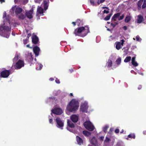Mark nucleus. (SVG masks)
<instances>
[{"label":"nucleus","mask_w":146,"mask_h":146,"mask_svg":"<svg viewBox=\"0 0 146 146\" xmlns=\"http://www.w3.org/2000/svg\"><path fill=\"white\" fill-rule=\"evenodd\" d=\"M112 14L111 13L109 14L104 18V20L105 21H108L110 19L111 16H112Z\"/></svg>","instance_id":"obj_32"},{"label":"nucleus","mask_w":146,"mask_h":146,"mask_svg":"<svg viewBox=\"0 0 146 146\" xmlns=\"http://www.w3.org/2000/svg\"><path fill=\"white\" fill-rule=\"evenodd\" d=\"M91 143L94 146H97L98 145V142L97 139L95 137H93L90 141Z\"/></svg>","instance_id":"obj_14"},{"label":"nucleus","mask_w":146,"mask_h":146,"mask_svg":"<svg viewBox=\"0 0 146 146\" xmlns=\"http://www.w3.org/2000/svg\"><path fill=\"white\" fill-rule=\"evenodd\" d=\"M84 125L86 129L89 131H92L94 129V125L90 121H86L84 123Z\"/></svg>","instance_id":"obj_5"},{"label":"nucleus","mask_w":146,"mask_h":146,"mask_svg":"<svg viewBox=\"0 0 146 146\" xmlns=\"http://www.w3.org/2000/svg\"><path fill=\"white\" fill-rule=\"evenodd\" d=\"M113 131V129L112 128H110V131L111 132Z\"/></svg>","instance_id":"obj_62"},{"label":"nucleus","mask_w":146,"mask_h":146,"mask_svg":"<svg viewBox=\"0 0 146 146\" xmlns=\"http://www.w3.org/2000/svg\"><path fill=\"white\" fill-rule=\"evenodd\" d=\"M4 24L0 26V35L7 38H9L11 32V28L5 25Z\"/></svg>","instance_id":"obj_3"},{"label":"nucleus","mask_w":146,"mask_h":146,"mask_svg":"<svg viewBox=\"0 0 146 146\" xmlns=\"http://www.w3.org/2000/svg\"><path fill=\"white\" fill-rule=\"evenodd\" d=\"M49 122L50 123L52 124L53 123V120L52 119H49Z\"/></svg>","instance_id":"obj_50"},{"label":"nucleus","mask_w":146,"mask_h":146,"mask_svg":"<svg viewBox=\"0 0 146 146\" xmlns=\"http://www.w3.org/2000/svg\"><path fill=\"white\" fill-rule=\"evenodd\" d=\"M54 80V79L52 78H50V81H53Z\"/></svg>","instance_id":"obj_60"},{"label":"nucleus","mask_w":146,"mask_h":146,"mask_svg":"<svg viewBox=\"0 0 146 146\" xmlns=\"http://www.w3.org/2000/svg\"><path fill=\"white\" fill-rule=\"evenodd\" d=\"M110 141V139L108 137H106L104 141V142L106 143H108Z\"/></svg>","instance_id":"obj_39"},{"label":"nucleus","mask_w":146,"mask_h":146,"mask_svg":"<svg viewBox=\"0 0 146 146\" xmlns=\"http://www.w3.org/2000/svg\"><path fill=\"white\" fill-rule=\"evenodd\" d=\"M78 117L75 115H72L70 117L71 120L74 122L76 123L78 120Z\"/></svg>","instance_id":"obj_16"},{"label":"nucleus","mask_w":146,"mask_h":146,"mask_svg":"<svg viewBox=\"0 0 146 146\" xmlns=\"http://www.w3.org/2000/svg\"><path fill=\"white\" fill-rule=\"evenodd\" d=\"M117 24L118 23L116 22L115 23H111V25L113 26V28H114L116 25H117Z\"/></svg>","instance_id":"obj_41"},{"label":"nucleus","mask_w":146,"mask_h":146,"mask_svg":"<svg viewBox=\"0 0 146 146\" xmlns=\"http://www.w3.org/2000/svg\"><path fill=\"white\" fill-rule=\"evenodd\" d=\"M26 17L25 15H24V14L23 13L21 14L18 17L19 19H21L23 20Z\"/></svg>","instance_id":"obj_30"},{"label":"nucleus","mask_w":146,"mask_h":146,"mask_svg":"<svg viewBox=\"0 0 146 146\" xmlns=\"http://www.w3.org/2000/svg\"><path fill=\"white\" fill-rule=\"evenodd\" d=\"M102 9H108V10H109L110 9L109 8L107 7H102Z\"/></svg>","instance_id":"obj_56"},{"label":"nucleus","mask_w":146,"mask_h":146,"mask_svg":"<svg viewBox=\"0 0 146 146\" xmlns=\"http://www.w3.org/2000/svg\"><path fill=\"white\" fill-rule=\"evenodd\" d=\"M122 28L125 30H126L127 29V27L126 26H124Z\"/></svg>","instance_id":"obj_51"},{"label":"nucleus","mask_w":146,"mask_h":146,"mask_svg":"<svg viewBox=\"0 0 146 146\" xmlns=\"http://www.w3.org/2000/svg\"><path fill=\"white\" fill-rule=\"evenodd\" d=\"M138 18L137 20V23H140L142 21L143 19V17L141 15H139L138 16Z\"/></svg>","instance_id":"obj_20"},{"label":"nucleus","mask_w":146,"mask_h":146,"mask_svg":"<svg viewBox=\"0 0 146 146\" xmlns=\"http://www.w3.org/2000/svg\"><path fill=\"white\" fill-rule=\"evenodd\" d=\"M33 9H32L31 10L29 11L26 12L25 14L27 17L29 19H32L33 17L32 14L33 13Z\"/></svg>","instance_id":"obj_12"},{"label":"nucleus","mask_w":146,"mask_h":146,"mask_svg":"<svg viewBox=\"0 0 146 146\" xmlns=\"http://www.w3.org/2000/svg\"><path fill=\"white\" fill-rule=\"evenodd\" d=\"M109 13V10H104L103 11V13H104L108 14Z\"/></svg>","instance_id":"obj_49"},{"label":"nucleus","mask_w":146,"mask_h":146,"mask_svg":"<svg viewBox=\"0 0 146 146\" xmlns=\"http://www.w3.org/2000/svg\"><path fill=\"white\" fill-rule=\"evenodd\" d=\"M88 108V106L87 103H82L80 106V110L82 112L87 113Z\"/></svg>","instance_id":"obj_7"},{"label":"nucleus","mask_w":146,"mask_h":146,"mask_svg":"<svg viewBox=\"0 0 146 146\" xmlns=\"http://www.w3.org/2000/svg\"><path fill=\"white\" fill-rule=\"evenodd\" d=\"M44 7L45 10H46L47 9L48 6V3L47 1L44 0Z\"/></svg>","instance_id":"obj_23"},{"label":"nucleus","mask_w":146,"mask_h":146,"mask_svg":"<svg viewBox=\"0 0 146 146\" xmlns=\"http://www.w3.org/2000/svg\"><path fill=\"white\" fill-rule=\"evenodd\" d=\"M104 136H101L99 138V140L100 141H103L104 140Z\"/></svg>","instance_id":"obj_45"},{"label":"nucleus","mask_w":146,"mask_h":146,"mask_svg":"<svg viewBox=\"0 0 146 146\" xmlns=\"http://www.w3.org/2000/svg\"><path fill=\"white\" fill-rule=\"evenodd\" d=\"M121 13H117L115 14L112 17L111 19V20H113L114 21H116V19L118 18H119V17Z\"/></svg>","instance_id":"obj_18"},{"label":"nucleus","mask_w":146,"mask_h":146,"mask_svg":"<svg viewBox=\"0 0 146 146\" xmlns=\"http://www.w3.org/2000/svg\"><path fill=\"white\" fill-rule=\"evenodd\" d=\"M105 0H98L97 2L98 5H99L100 3L104 2Z\"/></svg>","instance_id":"obj_40"},{"label":"nucleus","mask_w":146,"mask_h":146,"mask_svg":"<svg viewBox=\"0 0 146 146\" xmlns=\"http://www.w3.org/2000/svg\"><path fill=\"white\" fill-rule=\"evenodd\" d=\"M15 9V13L16 15H17L21 13L23 10L21 8H20L19 7H17L15 9V7H13L12 8V9L13 11Z\"/></svg>","instance_id":"obj_9"},{"label":"nucleus","mask_w":146,"mask_h":146,"mask_svg":"<svg viewBox=\"0 0 146 146\" xmlns=\"http://www.w3.org/2000/svg\"><path fill=\"white\" fill-rule=\"evenodd\" d=\"M67 124L68 126L71 128H74V124L70 120H68Z\"/></svg>","instance_id":"obj_22"},{"label":"nucleus","mask_w":146,"mask_h":146,"mask_svg":"<svg viewBox=\"0 0 146 146\" xmlns=\"http://www.w3.org/2000/svg\"><path fill=\"white\" fill-rule=\"evenodd\" d=\"M56 121L57 123V126L58 127L62 129V127H63L64 122L62 121L60 118L57 117L56 118Z\"/></svg>","instance_id":"obj_8"},{"label":"nucleus","mask_w":146,"mask_h":146,"mask_svg":"<svg viewBox=\"0 0 146 146\" xmlns=\"http://www.w3.org/2000/svg\"><path fill=\"white\" fill-rule=\"evenodd\" d=\"M135 57L134 56L132 58L131 60V64L134 66L136 67L138 66L137 62L135 61Z\"/></svg>","instance_id":"obj_19"},{"label":"nucleus","mask_w":146,"mask_h":146,"mask_svg":"<svg viewBox=\"0 0 146 146\" xmlns=\"http://www.w3.org/2000/svg\"><path fill=\"white\" fill-rule=\"evenodd\" d=\"M7 13L5 11L3 16V18H5L4 19V22L5 23L7 22L9 24H10V20L9 17V15L6 16Z\"/></svg>","instance_id":"obj_11"},{"label":"nucleus","mask_w":146,"mask_h":146,"mask_svg":"<svg viewBox=\"0 0 146 146\" xmlns=\"http://www.w3.org/2000/svg\"><path fill=\"white\" fill-rule=\"evenodd\" d=\"M31 34L30 33H29L27 35V38H29V37L31 36Z\"/></svg>","instance_id":"obj_54"},{"label":"nucleus","mask_w":146,"mask_h":146,"mask_svg":"<svg viewBox=\"0 0 146 146\" xmlns=\"http://www.w3.org/2000/svg\"><path fill=\"white\" fill-rule=\"evenodd\" d=\"M119 132V129H116L115 130V132L116 133H118Z\"/></svg>","instance_id":"obj_53"},{"label":"nucleus","mask_w":146,"mask_h":146,"mask_svg":"<svg viewBox=\"0 0 146 146\" xmlns=\"http://www.w3.org/2000/svg\"><path fill=\"white\" fill-rule=\"evenodd\" d=\"M52 112L54 114L56 115H60L62 113V110L60 108H55L52 110Z\"/></svg>","instance_id":"obj_10"},{"label":"nucleus","mask_w":146,"mask_h":146,"mask_svg":"<svg viewBox=\"0 0 146 146\" xmlns=\"http://www.w3.org/2000/svg\"><path fill=\"white\" fill-rule=\"evenodd\" d=\"M26 46L27 47H28L29 48H31V47H30V45L29 44H27V45H26Z\"/></svg>","instance_id":"obj_58"},{"label":"nucleus","mask_w":146,"mask_h":146,"mask_svg":"<svg viewBox=\"0 0 146 146\" xmlns=\"http://www.w3.org/2000/svg\"><path fill=\"white\" fill-rule=\"evenodd\" d=\"M55 82L57 84H59L60 83V81L57 78H56L55 80Z\"/></svg>","instance_id":"obj_48"},{"label":"nucleus","mask_w":146,"mask_h":146,"mask_svg":"<svg viewBox=\"0 0 146 146\" xmlns=\"http://www.w3.org/2000/svg\"><path fill=\"white\" fill-rule=\"evenodd\" d=\"M0 2H1V3H2L3 2H5V0H0Z\"/></svg>","instance_id":"obj_59"},{"label":"nucleus","mask_w":146,"mask_h":146,"mask_svg":"<svg viewBox=\"0 0 146 146\" xmlns=\"http://www.w3.org/2000/svg\"><path fill=\"white\" fill-rule=\"evenodd\" d=\"M79 104L78 101L76 99H72L67 105V109L70 112L75 113L78 108Z\"/></svg>","instance_id":"obj_2"},{"label":"nucleus","mask_w":146,"mask_h":146,"mask_svg":"<svg viewBox=\"0 0 146 146\" xmlns=\"http://www.w3.org/2000/svg\"><path fill=\"white\" fill-rule=\"evenodd\" d=\"M131 17L130 16H127L125 19V23H128L131 20Z\"/></svg>","instance_id":"obj_28"},{"label":"nucleus","mask_w":146,"mask_h":146,"mask_svg":"<svg viewBox=\"0 0 146 146\" xmlns=\"http://www.w3.org/2000/svg\"><path fill=\"white\" fill-rule=\"evenodd\" d=\"M83 133L85 135L88 136L91 135V133L87 131H83Z\"/></svg>","instance_id":"obj_29"},{"label":"nucleus","mask_w":146,"mask_h":146,"mask_svg":"<svg viewBox=\"0 0 146 146\" xmlns=\"http://www.w3.org/2000/svg\"><path fill=\"white\" fill-rule=\"evenodd\" d=\"M124 14H123L121 16L119 17L118 18V20H120L123 19L124 17Z\"/></svg>","instance_id":"obj_42"},{"label":"nucleus","mask_w":146,"mask_h":146,"mask_svg":"<svg viewBox=\"0 0 146 146\" xmlns=\"http://www.w3.org/2000/svg\"><path fill=\"white\" fill-rule=\"evenodd\" d=\"M121 62V58H119L117 59L116 61V63L117 65H119Z\"/></svg>","instance_id":"obj_35"},{"label":"nucleus","mask_w":146,"mask_h":146,"mask_svg":"<svg viewBox=\"0 0 146 146\" xmlns=\"http://www.w3.org/2000/svg\"><path fill=\"white\" fill-rule=\"evenodd\" d=\"M143 133L144 135H146V131H143Z\"/></svg>","instance_id":"obj_61"},{"label":"nucleus","mask_w":146,"mask_h":146,"mask_svg":"<svg viewBox=\"0 0 146 146\" xmlns=\"http://www.w3.org/2000/svg\"><path fill=\"white\" fill-rule=\"evenodd\" d=\"M27 59L29 62H31L33 60V58L31 53H30L27 56Z\"/></svg>","instance_id":"obj_24"},{"label":"nucleus","mask_w":146,"mask_h":146,"mask_svg":"<svg viewBox=\"0 0 146 146\" xmlns=\"http://www.w3.org/2000/svg\"><path fill=\"white\" fill-rule=\"evenodd\" d=\"M11 73L9 70H5L2 71L0 73V76L2 78H6L8 77L10 74Z\"/></svg>","instance_id":"obj_6"},{"label":"nucleus","mask_w":146,"mask_h":146,"mask_svg":"<svg viewBox=\"0 0 146 146\" xmlns=\"http://www.w3.org/2000/svg\"><path fill=\"white\" fill-rule=\"evenodd\" d=\"M143 0H140L138 2L137 5L138 7L141 8V6L143 3Z\"/></svg>","instance_id":"obj_34"},{"label":"nucleus","mask_w":146,"mask_h":146,"mask_svg":"<svg viewBox=\"0 0 146 146\" xmlns=\"http://www.w3.org/2000/svg\"><path fill=\"white\" fill-rule=\"evenodd\" d=\"M89 32V27L85 26L84 27H81L76 28L73 34L75 36L84 37Z\"/></svg>","instance_id":"obj_1"},{"label":"nucleus","mask_w":146,"mask_h":146,"mask_svg":"<svg viewBox=\"0 0 146 146\" xmlns=\"http://www.w3.org/2000/svg\"><path fill=\"white\" fill-rule=\"evenodd\" d=\"M121 42H120V44H121V46H122L123 45L124 42L125 41L124 40H121Z\"/></svg>","instance_id":"obj_47"},{"label":"nucleus","mask_w":146,"mask_h":146,"mask_svg":"<svg viewBox=\"0 0 146 146\" xmlns=\"http://www.w3.org/2000/svg\"><path fill=\"white\" fill-rule=\"evenodd\" d=\"M28 0H23V3H26L28 2Z\"/></svg>","instance_id":"obj_55"},{"label":"nucleus","mask_w":146,"mask_h":146,"mask_svg":"<svg viewBox=\"0 0 146 146\" xmlns=\"http://www.w3.org/2000/svg\"><path fill=\"white\" fill-rule=\"evenodd\" d=\"M42 65H41V64L40 65V69H39L40 70L42 68Z\"/></svg>","instance_id":"obj_63"},{"label":"nucleus","mask_w":146,"mask_h":146,"mask_svg":"<svg viewBox=\"0 0 146 146\" xmlns=\"http://www.w3.org/2000/svg\"><path fill=\"white\" fill-rule=\"evenodd\" d=\"M106 65L108 68H110L112 66V62L111 60L109 59L108 60V61L106 64Z\"/></svg>","instance_id":"obj_25"},{"label":"nucleus","mask_w":146,"mask_h":146,"mask_svg":"<svg viewBox=\"0 0 146 146\" xmlns=\"http://www.w3.org/2000/svg\"><path fill=\"white\" fill-rule=\"evenodd\" d=\"M116 44V48L118 50H119L120 49L121 47V46L120 44V42H115Z\"/></svg>","instance_id":"obj_27"},{"label":"nucleus","mask_w":146,"mask_h":146,"mask_svg":"<svg viewBox=\"0 0 146 146\" xmlns=\"http://www.w3.org/2000/svg\"><path fill=\"white\" fill-rule=\"evenodd\" d=\"M76 23L78 26H82L83 25V22L82 20H81L80 19H78L77 20Z\"/></svg>","instance_id":"obj_21"},{"label":"nucleus","mask_w":146,"mask_h":146,"mask_svg":"<svg viewBox=\"0 0 146 146\" xmlns=\"http://www.w3.org/2000/svg\"><path fill=\"white\" fill-rule=\"evenodd\" d=\"M76 141L77 143L79 145H81L83 144V141L82 139L78 136L76 137Z\"/></svg>","instance_id":"obj_15"},{"label":"nucleus","mask_w":146,"mask_h":146,"mask_svg":"<svg viewBox=\"0 0 146 146\" xmlns=\"http://www.w3.org/2000/svg\"><path fill=\"white\" fill-rule=\"evenodd\" d=\"M146 7V1L144 0L143 3V4L142 6V9H144Z\"/></svg>","instance_id":"obj_37"},{"label":"nucleus","mask_w":146,"mask_h":146,"mask_svg":"<svg viewBox=\"0 0 146 146\" xmlns=\"http://www.w3.org/2000/svg\"><path fill=\"white\" fill-rule=\"evenodd\" d=\"M39 39L36 35L33 36L32 38V42L35 44H36L38 43Z\"/></svg>","instance_id":"obj_17"},{"label":"nucleus","mask_w":146,"mask_h":146,"mask_svg":"<svg viewBox=\"0 0 146 146\" xmlns=\"http://www.w3.org/2000/svg\"><path fill=\"white\" fill-rule=\"evenodd\" d=\"M33 50L35 54V56H38L40 51V49L39 47L37 46H35L33 48Z\"/></svg>","instance_id":"obj_13"},{"label":"nucleus","mask_w":146,"mask_h":146,"mask_svg":"<svg viewBox=\"0 0 146 146\" xmlns=\"http://www.w3.org/2000/svg\"><path fill=\"white\" fill-rule=\"evenodd\" d=\"M37 12L39 14H42L43 13L44 10L41 7H38L37 9Z\"/></svg>","instance_id":"obj_26"},{"label":"nucleus","mask_w":146,"mask_h":146,"mask_svg":"<svg viewBox=\"0 0 146 146\" xmlns=\"http://www.w3.org/2000/svg\"><path fill=\"white\" fill-rule=\"evenodd\" d=\"M24 66V61L21 60H19L13 65L14 67L16 69H19L23 67Z\"/></svg>","instance_id":"obj_4"},{"label":"nucleus","mask_w":146,"mask_h":146,"mask_svg":"<svg viewBox=\"0 0 146 146\" xmlns=\"http://www.w3.org/2000/svg\"><path fill=\"white\" fill-rule=\"evenodd\" d=\"M19 56L17 54H16L13 60V62H16L19 58Z\"/></svg>","instance_id":"obj_31"},{"label":"nucleus","mask_w":146,"mask_h":146,"mask_svg":"<svg viewBox=\"0 0 146 146\" xmlns=\"http://www.w3.org/2000/svg\"><path fill=\"white\" fill-rule=\"evenodd\" d=\"M76 22H72V24H73V26H74L76 25Z\"/></svg>","instance_id":"obj_57"},{"label":"nucleus","mask_w":146,"mask_h":146,"mask_svg":"<svg viewBox=\"0 0 146 146\" xmlns=\"http://www.w3.org/2000/svg\"><path fill=\"white\" fill-rule=\"evenodd\" d=\"M23 42L24 44H26L28 42V40L27 39H23Z\"/></svg>","instance_id":"obj_43"},{"label":"nucleus","mask_w":146,"mask_h":146,"mask_svg":"<svg viewBox=\"0 0 146 146\" xmlns=\"http://www.w3.org/2000/svg\"><path fill=\"white\" fill-rule=\"evenodd\" d=\"M129 137L130 138H133L135 139V136L134 134H130L128 135Z\"/></svg>","instance_id":"obj_38"},{"label":"nucleus","mask_w":146,"mask_h":146,"mask_svg":"<svg viewBox=\"0 0 146 146\" xmlns=\"http://www.w3.org/2000/svg\"><path fill=\"white\" fill-rule=\"evenodd\" d=\"M139 74H140V75H142V76H143V75H144V74H143V73H142V72H140V73H139Z\"/></svg>","instance_id":"obj_64"},{"label":"nucleus","mask_w":146,"mask_h":146,"mask_svg":"<svg viewBox=\"0 0 146 146\" xmlns=\"http://www.w3.org/2000/svg\"><path fill=\"white\" fill-rule=\"evenodd\" d=\"M142 88V86L141 85H139L138 87V89L139 90H140Z\"/></svg>","instance_id":"obj_52"},{"label":"nucleus","mask_w":146,"mask_h":146,"mask_svg":"<svg viewBox=\"0 0 146 146\" xmlns=\"http://www.w3.org/2000/svg\"><path fill=\"white\" fill-rule=\"evenodd\" d=\"M136 40L137 41H140V39L141 40L140 37L138 35L137 36H136Z\"/></svg>","instance_id":"obj_44"},{"label":"nucleus","mask_w":146,"mask_h":146,"mask_svg":"<svg viewBox=\"0 0 146 146\" xmlns=\"http://www.w3.org/2000/svg\"><path fill=\"white\" fill-rule=\"evenodd\" d=\"M109 128V127L108 126H105L103 128V131L105 133H106L107 132V130L108 128Z\"/></svg>","instance_id":"obj_36"},{"label":"nucleus","mask_w":146,"mask_h":146,"mask_svg":"<svg viewBox=\"0 0 146 146\" xmlns=\"http://www.w3.org/2000/svg\"><path fill=\"white\" fill-rule=\"evenodd\" d=\"M131 59V57L130 56L127 57L124 60V62H129Z\"/></svg>","instance_id":"obj_33"},{"label":"nucleus","mask_w":146,"mask_h":146,"mask_svg":"<svg viewBox=\"0 0 146 146\" xmlns=\"http://www.w3.org/2000/svg\"><path fill=\"white\" fill-rule=\"evenodd\" d=\"M90 2L91 4L93 5H95V3H94L93 0H90Z\"/></svg>","instance_id":"obj_46"}]
</instances>
